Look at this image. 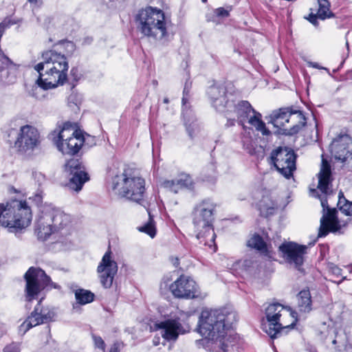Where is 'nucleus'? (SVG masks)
Returning <instances> with one entry per match:
<instances>
[{"instance_id":"16","label":"nucleus","mask_w":352,"mask_h":352,"mask_svg":"<svg viewBox=\"0 0 352 352\" xmlns=\"http://www.w3.org/2000/svg\"><path fill=\"white\" fill-rule=\"evenodd\" d=\"M24 278L26 281L25 296L28 301H31L37 296L50 283V278L43 270L34 267L29 268Z\"/></svg>"},{"instance_id":"11","label":"nucleus","mask_w":352,"mask_h":352,"mask_svg":"<svg viewBox=\"0 0 352 352\" xmlns=\"http://www.w3.org/2000/svg\"><path fill=\"white\" fill-rule=\"evenodd\" d=\"M178 314L155 324V329L160 331L162 337L166 341L175 342L179 335L190 331V326L187 322L190 315L183 311H179Z\"/></svg>"},{"instance_id":"1","label":"nucleus","mask_w":352,"mask_h":352,"mask_svg":"<svg viewBox=\"0 0 352 352\" xmlns=\"http://www.w3.org/2000/svg\"><path fill=\"white\" fill-rule=\"evenodd\" d=\"M237 320V314L230 307L202 310L199 318L198 332L204 337L203 344L212 352H226L227 331Z\"/></svg>"},{"instance_id":"54","label":"nucleus","mask_w":352,"mask_h":352,"mask_svg":"<svg viewBox=\"0 0 352 352\" xmlns=\"http://www.w3.org/2000/svg\"><path fill=\"white\" fill-rule=\"evenodd\" d=\"M53 285V283H51V282H50L49 285Z\"/></svg>"},{"instance_id":"4","label":"nucleus","mask_w":352,"mask_h":352,"mask_svg":"<svg viewBox=\"0 0 352 352\" xmlns=\"http://www.w3.org/2000/svg\"><path fill=\"white\" fill-rule=\"evenodd\" d=\"M331 171L329 164L322 160L320 170L318 173V188L324 194L319 196L322 207V217L320 219V226L318 237L326 236L329 232H336L340 229L339 222L336 217L337 210L330 208L328 205L326 195L329 192V186L331 183Z\"/></svg>"},{"instance_id":"2","label":"nucleus","mask_w":352,"mask_h":352,"mask_svg":"<svg viewBox=\"0 0 352 352\" xmlns=\"http://www.w3.org/2000/svg\"><path fill=\"white\" fill-rule=\"evenodd\" d=\"M42 60L34 66V69L39 74L36 80L38 87L49 89L63 85L68 76L67 57L56 50H50L43 53Z\"/></svg>"},{"instance_id":"22","label":"nucleus","mask_w":352,"mask_h":352,"mask_svg":"<svg viewBox=\"0 0 352 352\" xmlns=\"http://www.w3.org/2000/svg\"><path fill=\"white\" fill-rule=\"evenodd\" d=\"M331 152L336 160L342 162L352 160V139L346 134L340 135L331 144Z\"/></svg>"},{"instance_id":"24","label":"nucleus","mask_w":352,"mask_h":352,"mask_svg":"<svg viewBox=\"0 0 352 352\" xmlns=\"http://www.w3.org/2000/svg\"><path fill=\"white\" fill-rule=\"evenodd\" d=\"M190 89L186 84L182 97V114L184 119V122L186 128V131L190 138H192L197 132L199 130V125L195 122V118L192 113L191 111L187 106V102L189 97Z\"/></svg>"},{"instance_id":"9","label":"nucleus","mask_w":352,"mask_h":352,"mask_svg":"<svg viewBox=\"0 0 352 352\" xmlns=\"http://www.w3.org/2000/svg\"><path fill=\"white\" fill-rule=\"evenodd\" d=\"M113 188L122 197L140 204L144 197L145 181L131 170L126 169L113 178Z\"/></svg>"},{"instance_id":"25","label":"nucleus","mask_w":352,"mask_h":352,"mask_svg":"<svg viewBox=\"0 0 352 352\" xmlns=\"http://www.w3.org/2000/svg\"><path fill=\"white\" fill-rule=\"evenodd\" d=\"M208 95L210 98L212 106L217 111L223 113L227 108L228 100H232L233 96L228 97L226 94V88L223 86H211L208 90Z\"/></svg>"},{"instance_id":"10","label":"nucleus","mask_w":352,"mask_h":352,"mask_svg":"<svg viewBox=\"0 0 352 352\" xmlns=\"http://www.w3.org/2000/svg\"><path fill=\"white\" fill-rule=\"evenodd\" d=\"M32 219V211L27 202L13 200L7 203V209L0 216V225L13 232L29 226Z\"/></svg>"},{"instance_id":"40","label":"nucleus","mask_w":352,"mask_h":352,"mask_svg":"<svg viewBox=\"0 0 352 352\" xmlns=\"http://www.w3.org/2000/svg\"><path fill=\"white\" fill-rule=\"evenodd\" d=\"M70 74L76 81L78 80L80 78V75L78 74V69L76 67H72L70 71Z\"/></svg>"},{"instance_id":"31","label":"nucleus","mask_w":352,"mask_h":352,"mask_svg":"<svg viewBox=\"0 0 352 352\" xmlns=\"http://www.w3.org/2000/svg\"><path fill=\"white\" fill-rule=\"evenodd\" d=\"M318 3L317 15L319 19L324 20L334 16V14L330 11V3L328 0H318Z\"/></svg>"},{"instance_id":"23","label":"nucleus","mask_w":352,"mask_h":352,"mask_svg":"<svg viewBox=\"0 0 352 352\" xmlns=\"http://www.w3.org/2000/svg\"><path fill=\"white\" fill-rule=\"evenodd\" d=\"M19 69L8 57L0 54V85L7 86L16 81Z\"/></svg>"},{"instance_id":"5","label":"nucleus","mask_w":352,"mask_h":352,"mask_svg":"<svg viewBox=\"0 0 352 352\" xmlns=\"http://www.w3.org/2000/svg\"><path fill=\"white\" fill-rule=\"evenodd\" d=\"M135 21L138 29L144 36L162 43L168 41L167 22L162 10L147 7L139 11Z\"/></svg>"},{"instance_id":"38","label":"nucleus","mask_w":352,"mask_h":352,"mask_svg":"<svg viewBox=\"0 0 352 352\" xmlns=\"http://www.w3.org/2000/svg\"><path fill=\"white\" fill-rule=\"evenodd\" d=\"M93 339H94L95 345L98 348L104 349L105 344H104V342L103 340L102 339V338H100L99 336H93Z\"/></svg>"},{"instance_id":"15","label":"nucleus","mask_w":352,"mask_h":352,"mask_svg":"<svg viewBox=\"0 0 352 352\" xmlns=\"http://www.w3.org/2000/svg\"><path fill=\"white\" fill-rule=\"evenodd\" d=\"M270 118V122L273 125L280 129H283L285 124L290 120L292 122L297 121L298 123L289 129V134L291 135L297 133L306 124V118L302 113L298 110L293 111L289 108H282L273 111Z\"/></svg>"},{"instance_id":"44","label":"nucleus","mask_w":352,"mask_h":352,"mask_svg":"<svg viewBox=\"0 0 352 352\" xmlns=\"http://www.w3.org/2000/svg\"><path fill=\"white\" fill-rule=\"evenodd\" d=\"M65 47L70 49L72 51L74 50V44L73 42L69 41L63 43Z\"/></svg>"},{"instance_id":"49","label":"nucleus","mask_w":352,"mask_h":352,"mask_svg":"<svg viewBox=\"0 0 352 352\" xmlns=\"http://www.w3.org/2000/svg\"><path fill=\"white\" fill-rule=\"evenodd\" d=\"M173 263L175 267H177V265H179V259L177 258H175L173 261Z\"/></svg>"},{"instance_id":"48","label":"nucleus","mask_w":352,"mask_h":352,"mask_svg":"<svg viewBox=\"0 0 352 352\" xmlns=\"http://www.w3.org/2000/svg\"><path fill=\"white\" fill-rule=\"evenodd\" d=\"M310 194L311 196L316 197V195L318 194V192L316 189H313L310 190Z\"/></svg>"},{"instance_id":"33","label":"nucleus","mask_w":352,"mask_h":352,"mask_svg":"<svg viewBox=\"0 0 352 352\" xmlns=\"http://www.w3.org/2000/svg\"><path fill=\"white\" fill-rule=\"evenodd\" d=\"M148 216L149 217L148 221L143 226L140 227L139 230L140 232L146 233L151 237L153 238L156 234L155 222L150 212H148Z\"/></svg>"},{"instance_id":"29","label":"nucleus","mask_w":352,"mask_h":352,"mask_svg":"<svg viewBox=\"0 0 352 352\" xmlns=\"http://www.w3.org/2000/svg\"><path fill=\"white\" fill-rule=\"evenodd\" d=\"M257 206L262 216L267 217L274 212L275 204L268 196L263 197L258 201Z\"/></svg>"},{"instance_id":"45","label":"nucleus","mask_w":352,"mask_h":352,"mask_svg":"<svg viewBox=\"0 0 352 352\" xmlns=\"http://www.w3.org/2000/svg\"><path fill=\"white\" fill-rule=\"evenodd\" d=\"M7 209V204L5 205L4 204H0V216L4 214L5 210Z\"/></svg>"},{"instance_id":"50","label":"nucleus","mask_w":352,"mask_h":352,"mask_svg":"<svg viewBox=\"0 0 352 352\" xmlns=\"http://www.w3.org/2000/svg\"><path fill=\"white\" fill-rule=\"evenodd\" d=\"M168 102H169L168 98H165L164 99V103L168 104Z\"/></svg>"},{"instance_id":"36","label":"nucleus","mask_w":352,"mask_h":352,"mask_svg":"<svg viewBox=\"0 0 352 352\" xmlns=\"http://www.w3.org/2000/svg\"><path fill=\"white\" fill-rule=\"evenodd\" d=\"M231 8L229 9H225L224 8H218L214 10V12L218 17H228L229 16Z\"/></svg>"},{"instance_id":"32","label":"nucleus","mask_w":352,"mask_h":352,"mask_svg":"<svg viewBox=\"0 0 352 352\" xmlns=\"http://www.w3.org/2000/svg\"><path fill=\"white\" fill-rule=\"evenodd\" d=\"M248 245L250 248L264 252L266 250V244L263 238L258 235H254L248 242Z\"/></svg>"},{"instance_id":"14","label":"nucleus","mask_w":352,"mask_h":352,"mask_svg":"<svg viewBox=\"0 0 352 352\" xmlns=\"http://www.w3.org/2000/svg\"><path fill=\"white\" fill-rule=\"evenodd\" d=\"M270 163L277 171L286 179H290L296 170V155L293 150L287 147H278L270 154Z\"/></svg>"},{"instance_id":"42","label":"nucleus","mask_w":352,"mask_h":352,"mask_svg":"<svg viewBox=\"0 0 352 352\" xmlns=\"http://www.w3.org/2000/svg\"><path fill=\"white\" fill-rule=\"evenodd\" d=\"M122 348V344L120 342H116L111 346L110 352H120L121 349Z\"/></svg>"},{"instance_id":"21","label":"nucleus","mask_w":352,"mask_h":352,"mask_svg":"<svg viewBox=\"0 0 352 352\" xmlns=\"http://www.w3.org/2000/svg\"><path fill=\"white\" fill-rule=\"evenodd\" d=\"M54 315V312L49 308L41 306V300H40L30 316L20 325L19 331L25 333L33 327L47 323L52 320Z\"/></svg>"},{"instance_id":"46","label":"nucleus","mask_w":352,"mask_h":352,"mask_svg":"<svg viewBox=\"0 0 352 352\" xmlns=\"http://www.w3.org/2000/svg\"><path fill=\"white\" fill-rule=\"evenodd\" d=\"M309 65L310 66H311L312 67H314V68H317V69H326V68L320 67V66L318 65V63H312V62H311V63H309Z\"/></svg>"},{"instance_id":"8","label":"nucleus","mask_w":352,"mask_h":352,"mask_svg":"<svg viewBox=\"0 0 352 352\" xmlns=\"http://www.w3.org/2000/svg\"><path fill=\"white\" fill-rule=\"evenodd\" d=\"M229 118L228 121L232 120L233 124L234 118L232 119V115L237 118L238 122L243 124L246 121L256 131L261 132L263 135H271L270 131L266 128L265 123L262 120V116L259 112L256 111L250 103L247 100L236 101L228 100L227 108L223 112Z\"/></svg>"},{"instance_id":"53","label":"nucleus","mask_w":352,"mask_h":352,"mask_svg":"<svg viewBox=\"0 0 352 352\" xmlns=\"http://www.w3.org/2000/svg\"><path fill=\"white\" fill-rule=\"evenodd\" d=\"M202 1L205 3L207 1V0H202Z\"/></svg>"},{"instance_id":"19","label":"nucleus","mask_w":352,"mask_h":352,"mask_svg":"<svg viewBox=\"0 0 352 352\" xmlns=\"http://www.w3.org/2000/svg\"><path fill=\"white\" fill-rule=\"evenodd\" d=\"M118 270V264L112 258V252L109 249L103 255L97 267L100 283L104 288H110L112 286Z\"/></svg>"},{"instance_id":"41","label":"nucleus","mask_w":352,"mask_h":352,"mask_svg":"<svg viewBox=\"0 0 352 352\" xmlns=\"http://www.w3.org/2000/svg\"><path fill=\"white\" fill-rule=\"evenodd\" d=\"M32 175L38 182H42L45 179V176L40 172L34 171Z\"/></svg>"},{"instance_id":"17","label":"nucleus","mask_w":352,"mask_h":352,"mask_svg":"<svg viewBox=\"0 0 352 352\" xmlns=\"http://www.w3.org/2000/svg\"><path fill=\"white\" fill-rule=\"evenodd\" d=\"M170 290L177 298L192 299L200 297L201 293L196 282L190 277L181 275L170 285Z\"/></svg>"},{"instance_id":"47","label":"nucleus","mask_w":352,"mask_h":352,"mask_svg":"<svg viewBox=\"0 0 352 352\" xmlns=\"http://www.w3.org/2000/svg\"><path fill=\"white\" fill-rule=\"evenodd\" d=\"M30 3H34L38 6H41L42 0H28Z\"/></svg>"},{"instance_id":"51","label":"nucleus","mask_w":352,"mask_h":352,"mask_svg":"<svg viewBox=\"0 0 352 352\" xmlns=\"http://www.w3.org/2000/svg\"><path fill=\"white\" fill-rule=\"evenodd\" d=\"M345 279H346V276L342 277V280L338 283H340L341 282H342Z\"/></svg>"},{"instance_id":"37","label":"nucleus","mask_w":352,"mask_h":352,"mask_svg":"<svg viewBox=\"0 0 352 352\" xmlns=\"http://www.w3.org/2000/svg\"><path fill=\"white\" fill-rule=\"evenodd\" d=\"M3 352H20L19 344L17 343L8 344L3 349Z\"/></svg>"},{"instance_id":"27","label":"nucleus","mask_w":352,"mask_h":352,"mask_svg":"<svg viewBox=\"0 0 352 352\" xmlns=\"http://www.w3.org/2000/svg\"><path fill=\"white\" fill-rule=\"evenodd\" d=\"M193 183L189 175H181L179 179L177 180H165L162 183V186L170 191L177 193L183 188H191Z\"/></svg>"},{"instance_id":"39","label":"nucleus","mask_w":352,"mask_h":352,"mask_svg":"<svg viewBox=\"0 0 352 352\" xmlns=\"http://www.w3.org/2000/svg\"><path fill=\"white\" fill-rule=\"evenodd\" d=\"M318 18L319 17L317 15V13L316 14L311 13L308 17H306V19H307L311 24H313L314 26L316 27L318 25Z\"/></svg>"},{"instance_id":"55","label":"nucleus","mask_w":352,"mask_h":352,"mask_svg":"<svg viewBox=\"0 0 352 352\" xmlns=\"http://www.w3.org/2000/svg\"><path fill=\"white\" fill-rule=\"evenodd\" d=\"M350 272L352 273V270H351Z\"/></svg>"},{"instance_id":"30","label":"nucleus","mask_w":352,"mask_h":352,"mask_svg":"<svg viewBox=\"0 0 352 352\" xmlns=\"http://www.w3.org/2000/svg\"><path fill=\"white\" fill-rule=\"evenodd\" d=\"M74 294L76 302L81 305L90 303L94 300V294L87 289H77Z\"/></svg>"},{"instance_id":"20","label":"nucleus","mask_w":352,"mask_h":352,"mask_svg":"<svg viewBox=\"0 0 352 352\" xmlns=\"http://www.w3.org/2000/svg\"><path fill=\"white\" fill-rule=\"evenodd\" d=\"M307 249L306 245H298L294 242L283 243L279 247L286 262L300 272H302V265Z\"/></svg>"},{"instance_id":"28","label":"nucleus","mask_w":352,"mask_h":352,"mask_svg":"<svg viewBox=\"0 0 352 352\" xmlns=\"http://www.w3.org/2000/svg\"><path fill=\"white\" fill-rule=\"evenodd\" d=\"M297 309L300 313L307 314L312 310V300L309 289H302L296 296Z\"/></svg>"},{"instance_id":"6","label":"nucleus","mask_w":352,"mask_h":352,"mask_svg":"<svg viewBox=\"0 0 352 352\" xmlns=\"http://www.w3.org/2000/svg\"><path fill=\"white\" fill-rule=\"evenodd\" d=\"M70 216L51 205L42 207L36 223L35 232L40 240L45 241L56 232L67 231Z\"/></svg>"},{"instance_id":"13","label":"nucleus","mask_w":352,"mask_h":352,"mask_svg":"<svg viewBox=\"0 0 352 352\" xmlns=\"http://www.w3.org/2000/svg\"><path fill=\"white\" fill-rule=\"evenodd\" d=\"M71 124L65 123L58 133L54 142L58 149L65 155H74L81 148L85 138L81 131L70 129Z\"/></svg>"},{"instance_id":"18","label":"nucleus","mask_w":352,"mask_h":352,"mask_svg":"<svg viewBox=\"0 0 352 352\" xmlns=\"http://www.w3.org/2000/svg\"><path fill=\"white\" fill-rule=\"evenodd\" d=\"M65 170L71 175L68 183L69 188L76 192L80 191L84 184L89 180L84 166L78 159L68 160L65 166Z\"/></svg>"},{"instance_id":"52","label":"nucleus","mask_w":352,"mask_h":352,"mask_svg":"<svg viewBox=\"0 0 352 352\" xmlns=\"http://www.w3.org/2000/svg\"><path fill=\"white\" fill-rule=\"evenodd\" d=\"M346 46H347V47H349V43L348 42H346Z\"/></svg>"},{"instance_id":"35","label":"nucleus","mask_w":352,"mask_h":352,"mask_svg":"<svg viewBox=\"0 0 352 352\" xmlns=\"http://www.w3.org/2000/svg\"><path fill=\"white\" fill-rule=\"evenodd\" d=\"M243 148L251 155L256 153V144L250 137H244L243 140Z\"/></svg>"},{"instance_id":"3","label":"nucleus","mask_w":352,"mask_h":352,"mask_svg":"<svg viewBox=\"0 0 352 352\" xmlns=\"http://www.w3.org/2000/svg\"><path fill=\"white\" fill-rule=\"evenodd\" d=\"M216 205L210 199H204L198 203L192 213V224L196 238L199 243L210 248L216 245V234L213 228L214 212Z\"/></svg>"},{"instance_id":"12","label":"nucleus","mask_w":352,"mask_h":352,"mask_svg":"<svg viewBox=\"0 0 352 352\" xmlns=\"http://www.w3.org/2000/svg\"><path fill=\"white\" fill-rule=\"evenodd\" d=\"M16 136L13 148L22 156L30 155L40 144V133L33 126L26 124L19 130L11 129L10 135Z\"/></svg>"},{"instance_id":"43","label":"nucleus","mask_w":352,"mask_h":352,"mask_svg":"<svg viewBox=\"0 0 352 352\" xmlns=\"http://www.w3.org/2000/svg\"><path fill=\"white\" fill-rule=\"evenodd\" d=\"M331 272L336 276H341L342 275V270L336 265H333L331 267Z\"/></svg>"},{"instance_id":"34","label":"nucleus","mask_w":352,"mask_h":352,"mask_svg":"<svg viewBox=\"0 0 352 352\" xmlns=\"http://www.w3.org/2000/svg\"><path fill=\"white\" fill-rule=\"evenodd\" d=\"M338 206L340 211L346 215H352V202L348 201L344 197L343 195H342V196L339 195Z\"/></svg>"},{"instance_id":"26","label":"nucleus","mask_w":352,"mask_h":352,"mask_svg":"<svg viewBox=\"0 0 352 352\" xmlns=\"http://www.w3.org/2000/svg\"><path fill=\"white\" fill-rule=\"evenodd\" d=\"M325 343L329 345L331 344L335 349H340L345 346V336L339 333L334 327L327 328V335L324 331H321Z\"/></svg>"},{"instance_id":"7","label":"nucleus","mask_w":352,"mask_h":352,"mask_svg":"<svg viewBox=\"0 0 352 352\" xmlns=\"http://www.w3.org/2000/svg\"><path fill=\"white\" fill-rule=\"evenodd\" d=\"M265 314L266 321H262V329L272 339L281 329L293 328L297 321V313L278 302L270 304Z\"/></svg>"}]
</instances>
